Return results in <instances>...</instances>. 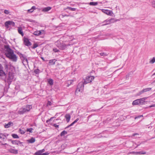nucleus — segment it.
I'll use <instances>...</instances> for the list:
<instances>
[{
  "label": "nucleus",
  "mask_w": 155,
  "mask_h": 155,
  "mask_svg": "<svg viewBox=\"0 0 155 155\" xmlns=\"http://www.w3.org/2000/svg\"><path fill=\"white\" fill-rule=\"evenodd\" d=\"M4 48L6 56L13 61L16 62L17 60V57L14 54L13 50L10 48L9 45H5Z\"/></svg>",
  "instance_id": "obj_1"
},
{
  "label": "nucleus",
  "mask_w": 155,
  "mask_h": 155,
  "mask_svg": "<svg viewBox=\"0 0 155 155\" xmlns=\"http://www.w3.org/2000/svg\"><path fill=\"white\" fill-rule=\"evenodd\" d=\"M57 46L60 50H63L65 49L69 45H66L62 41H58L55 42Z\"/></svg>",
  "instance_id": "obj_2"
},
{
  "label": "nucleus",
  "mask_w": 155,
  "mask_h": 155,
  "mask_svg": "<svg viewBox=\"0 0 155 155\" xmlns=\"http://www.w3.org/2000/svg\"><path fill=\"white\" fill-rule=\"evenodd\" d=\"M17 54L19 55L24 64V62H25V63H27V64H28V60L25 55L19 52H17Z\"/></svg>",
  "instance_id": "obj_3"
},
{
  "label": "nucleus",
  "mask_w": 155,
  "mask_h": 155,
  "mask_svg": "<svg viewBox=\"0 0 155 155\" xmlns=\"http://www.w3.org/2000/svg\"><path fill=\"white\" fill-rule=\"evenodd\" d=\"M84 82H80L77 87L76 91L80 92L81 91H82L84 88Z\"/></svg>",
  "instance_id": "obj_4"
},
{
  "label": "nucleus",
  "mask_w": 155,
  "mask_h": 155,
  "mask_svg": "<svg viewBox=\"0 0 155 155\" xmlns=\"http://www.w3.org/2000/svg\"><path fill=\"white\" fill-rule=\"evenodd\" d=\"M94 79V77L93 76H88L84 80V84H85L89 83L92 81Z\"/></svg>",
  "instance_id": "obj_5"
},
{
  "label": "nucleus",
  "mask_w": 155,
  "mask_h": 155,
  "mask_svg": "<svg viewBox=\"0 0 155 155\" xmlns=\"http://www.w3.org/2000/svg\"><path fill=\"white\" fill-rule=\"evenodd\" d=\"M12 26V27H14L15 26V23L13 21H6L5 23V26L7 28H8L9 26Z\"/></svg>",
  "instance_id": "obj_6"
},
{
  "label": "nucleus",
  "mask_w": 155,
  "mask_h": 155,
  "mask_svg": "<svg viewBox=\"0 0 155 155\" xmlns=\"http://www.w3.org/2000/svg\"><path fill=\"white\" fill-rule=\"evenodd\" d=\"M45 151L44 149L39 150L35 153V155H47L48 154V153H43Z\"/></svg>",
  "instance_id": "obj_7"
},
{
  "label": "nucleus",
  "mask_w": 155,
  "mask_h": 155,
  "mask_svg": "<svg viewBox=\"0 0 155 155\" xmlns=\"http://www.w3.org/2000/svg\"><path fill=\"white\" fill-rule=\"evenodd\" d=\"M151 88H147L143 89L141 91L137 93V95L139 96L142 94L144 92L149 91L151 90Z\"/></svg>",
  "instance_id": "obj_8"
},
{
  "label": "nucleus",
  "mask_w": 155,
  "mask_h": 155,
  "mask_svg": "<svg viewBox=\"0 0 155 155\" xmlns=\"http://www.w3.org/2000/svg\"><path fill=\"white\" fill-rule=\"evenodd\" d=\"M24 44L27 46H29L31 45V42L29 41V40L26 38H24Z\"/></svg>",
  "instance_id": "obj_9"
},
{
  "label": "nucleus",
  "mask_w": 155,
  "mask_h": 155,
  "mask_svg": "<svg viewBox=\"0 0 155 155\" xmlns=\"http://www.w3.org/2000/svg\"><path fill=\"white\" fill-rule=\"evenodd\" d=\"M28 112L25 108H22L18 111V113L20 114H22L24 113Z\"/></svg>",
  "instance_id": "obj_10"
},
{
  "label": "nucleus",
  "mask_w": 155,
  "mask_h": 155,
  "mask_svg": "<svg viewBox=\"0 0 155 155\" xmlns=\"http://www.w3.org/2000/svg\"><path fill=\"white\" fill-rule=\"evenodd\" d=\"M8 135V134H6L5 135L2 133H0V138L3 140V141H5L7 139V136Z\"/></svg>",
  "instance_id": "obj_11"
},
{
  "label": "nucleus",
  "mask_w": 155,
  "mask_h": 155,
  "mask_svg": "<svg viewBox=\"0 0 155 155\" xmlns=\"http://www.w3.org/2000/svg\"><path fill=\"white\" fill-rule=\"evenodd\" d=\"M102 11L103 12L108 15H111L113 13L112 11L105 9H102Z\"/></svg>",
  "instance_id": "obj_12"
},
{
  "label": "nucleus",
  "mask_w": 155,
  "mask_h": 155,
  "mask_svg": "<svg viewBox=\"0 0 155 155\" xmlns=\"http://www.w3.org/2000/svg\"><path fill=\"white\" fill-rule=\"evenodd\" d=\"M0 76L3 77L4 79L5 78V72L2 70V69L0 70Z\"/></svg>",
  "instance_id": "obj_13"
},
{
  "label": "nucleus",
  "mask_w": 155,
  "mask_h": 155,
  "mask_svg": "<svg viewBox=\"0 0 155 155\" xmlns=\"http://www.w3.org/2000/svg\"><path fill=\"white\" fill-rule=\"evenodd\" d=\"M13 125V123L11 122H9L7 124H5L4 125V127L6 128H8L10 127L11 126Z\"/></svg>",
  "instance_id": "obj_14"
},
{
  "label": "nucleus",
  "mask_w": 155,
  "mask_h": 155,
  "mask_svg": "<svg viewBox=\"0 0 155 155\" xmlns=\"http://www.w3.org/2000/svg\"><path fill=\"white\" fill-rule=\"evenodd\" d=\"M146 153L145 152H144V153H142L141 152H134V151H132L131 152L129 153V154H144Z\"/></svg>",
  "instance_id": "obj_15"
},
{
  "label": "nucleus",
  "mask_w": 155,
  "mask_h": 155,
  "mask_svg": "<svg viewBox=\"0 0 155 155\" xmlns=\"http://www.w3.org/2000/svg\"><path fill=\"white\" fill-rule=\"evenodd\" d=\"M12 143L13 144L15 145H18L20 144H21L22 143L21 142L17 140H12Z\"/></svg>",
  "instance_id": "obj_16"
},
{
  "label": "nucleus",
  "mask_w": 155,
  "mask_h": 155,
  "mask_svg": "<svg viewBox=\"0 0 155 155\" xmlns=\"http://www.w3.org/2000/svg\"><path fill=\"white\" fill-rule=\"evenodd\" d=\"M65 117L66 119V121L67 122H69L71 118V116L69 114H66Z\"/></svg>",
  "instance_id": "obj_17"
},
{
  "label": "nucleus",
  "mask_w": 155,
  "mask_h": 155,
  "mask_svg": "<svg viewBox=\"0 0 155 155\" xmlns=\"http://www.w3.org/2000/svg\"><path fill=\"white\" fill-rule=\"evenodd\" d=\"M139 102V105H141L145 104V101H144L141 98L138 99Z\"/></svg>",
  "instance_id": "obj_18"
},
{
  "label": "nucleus",
  "mask_w": 155,
  "mask_h": 155,
  "mask_svg": "<svg viewBox=\"0 0 155 155\" xmlns=\"http://www.w3.org/2000/svg\"><path fill=\"white\" fill-rule=\"evenodd\" d=\"M79 120V118H77L73 122L71 123L70 125L67 126L65 128V129L69 127L73 126L75 123L77 122Z\"/></svg>",
  "instance_id": "obj_19"
},
{
  "label": "nucleus",
  "mask_w": 155,
  "mask_h": 155,
  "mask_svg": "<svg viewBox=\"0 0 155 155\" xmlns=\"http://www.w3.org/2000/svg\"><path fill=\"white\" fill-rule=\"evenodd\" d=\"M9 152L11 153L14 154H17L18 153V150L13 149H11L9 150Z\"/></svg>",
  "instance_id": "obj_20"
},
{
  "label": "nucleus",
  "mask_w": 155,
  "mask_h": 155,
  "mask_svg": "<svg viewBox=\"0 0 155 155\" xmlns=\"http://www.w3.org/2000/svg\"><path fill=\"white\" fill-rule=\"evenodd\" d=\"M51 7H46L44 8L43 9L42 11L43 12H47L49 11L50 10H51Z\"/></svg>",
  "instance_id": "obj_21"
},
{
  "label": "nucleus",
  "mask_w": 155,
  "mask_h": 155,
  "mask_svg": "<svg viewBox=\"0 0 155 155\" xmlns=\"http://www.w3.org/2000/svg\"><path fill=\"white\" fill-rule=\"evenodd\" d=\"M26 108L25 109L28 112L30 111V110L32 108V107L31 105H27L26 106Z\"/></svg>",
  "instance_id": "obj_22"
},
{
  "label": "nucleus",
  "mask_w": 155,
  "mask_h": 155,
  "mask_svg": "<svg viewBox=\"0 0 155 155\" xmlns=\"http://www.w3.org/2000/svg\"><path fill=\"white\" fill-rule=\"evenodd\" d=\"M27 141L29 143H33L35 141V139L33 137H32L29 140H28Z\"/></svg>",
  "instance_id": "obj_23"
},
{
  "label": "nucleus",
  "mask_w": 155,
  "mask_h": 155,
  "mask_svg": "<svg viewBox=\"0 0 155 155\" xmlns=\"http://www.w3.org/2000/svg\"><path fill=\"white\" fill-rule=\"evenodd\" d=\"M41 32L40 31H37L34 32L33 34L36 36H38L41 35Z\"/></svg>",
  "instance_id": "obj_24"
},
{
  "label": "nucleus",
  "mask_w": 155,
  "mask_h": 155,
  "mask_svg": "<svg viewBox=\"0 0 155 155\" xmlns=\"http://www.w3.org/2000/svg\"><path fill=\"white\" fill-rule=\"evenodd\" d=\"M116 21V20H115L113 18H111L109 20V21H108V24H110L111 23H114V22H115Z\"/></svg>",
  "instance_id": "obj_25"
},
{
  "label": "nucleus",
  "mask_w": 155,
  "mask_h": 155,
  "mask_svg": "<svg viewBox=\"0 0 155 155\" xmlns=\"http://www.w3.org/2000/svg\"><path fill=\"white\" fill-rule=\"evenodd\" d=\"M48 83L51 85L53 84V80L52 79H49L48 80Z\"/></svg>",
  "instance_id": "obj_26"
},
{
  "label": "nucleus",
  "mask_w": 155,
  "mask_h": 155,
  "mask_svg": "<svg viewBox=\"0 0 155 155\" xmlns=\"http://www.w3.org/2000/svg\"><path fill=\"white\" fill-rule=\"evenodd\" d=\"M98 3L97 2H91L89 3V4L91 5L95 6L97 5Z\"/></svg>",
  "instance_id": "obj_27"
},
{
  "label": "nucleus",
  "mask_w": 155,
  "mask_h": 155,
  "mask_svg": "<svg viewBox=\"0 0 155 155\" xmlns=\"http://www.w3.org/2000/svg\"><path fill=\"white\" fill-rule=\"evenodd\" d=\"M55 59L51 60L49 61V63L51 65H54L55 64V62L56 61Z\"/></svg>",
  "instance_id": "obj_28"
},
{
  "label": "nucleus",
  "mask_w": 155,
  "mask_h": 155,
  "mask_svg": "<svg viewBox=\"0 0 155 155\" xmlns=\"http://www.w3.org/2000/svg\"><path fill=\"white\" fill-rule=\"evenodd\" d=\"M138 99L134 101L132 103L133 105H139Z\"/></svg>",
  "instance_id": "obj_29"
},
{
  "label": "nucleus",
  "mask_w": 155,
  "mask_h": 155,
  "mask_svg": "<svg viewBox=\"0 0 155 155\" xmlns=\"http://www.w3.org/2000/svg\"><path fill=\"white\" fill-rule=\"evenodd\" d=\"M18 33L21 34L22 36L24 35L23 32L22 31V30L21 28H19L18 29Z\"/></svg>",
  "instance_id": "obj_30"
},
{
  "label": "nucleus",
  "mask_w": 155,
  "mask_h": 155,
  "mask_svg": "<svg viewBox=\"0 0 155 155\" xmlns=\"http://www.w3.org/2000/svg\"><path fill=\"white\" fill-rule=\"evenodd\" d=\"M67 131L65 130H64L63 131H62L61 134H60V136H64L65 134H67Z\"/></svg>",
  "instance_id": "obj_31"
},
{
  "label": "nucleus",
  "mask_w": 155,
  "mask_h": 155,
  "mask_svg": "<svg viewBox=\"0 0 155 155\" xmlns=\"http://www.w3.org/2000/svg\"><path fill=\"white\" fill-rule=\"evenodd\" d=\"M108 21H109V20H108V19H107V20H105L103 22V23H104L105 22V23L103 24L102 25V26H104V25H107L110 24H108Z\"/></svg>",
  "instance_id": "obj_32"
},
{
  "label": "nucleus",
  "mask_w": 155,
  "mask_h": 155,
  "mask_svg": "<svg viewBox=\"0 0 155 155\" xmlns=\"http://www.w3.org/2000/svg\"><path fill=\"white\" fill-rule=\"evenodd\" d=\"M108 54L105 52H102L100 53V54L101 56H107Z\"/></svg>",
  "instance_id": "obj_33"
},
{
  "label": "nucleus",
  "mask_w": 155,
  "mask_h": 155,
  "mask_svg": "<svg viewBox=\"0 0 155 155\" xmlns=\"http://www.w3.org/2000/svg\"><path fill=\"white\" fill-rule=\"evenodd\" d=\"M155 62V57H153V58L150 61V63L151 64H153Z\"/></svg>",
  "instance_id": "obj_34"
},
{
  "label": "nucleus",
  "mask_w": 155,
  "mask_h": 155,
  "mask_svg": "<svg viewBox=\"0 0 155 155\" xmlns=\"http://www.w3.org/2000/svg\"><path fill=\"white\" fill-rule=\"evenodd\" d=\"M13 78V77L9 76V77L7 79V81L10 82H12V79Z\"/></svg>",
  "instance_id": "obj_35"
},
{
  "label": "nucleus",
  "mask_w": 155,
  "mask_h": 155,
  "mask_svg": "<svg viewBox=\"0 0 155 155\" xmlns=\"http://www.w3.org/2000/svg\"><path fill=\"white\" fill-rule=\"evenodd\" d=\"M12 136L13 137L15 138H19V137L16 134H12Z\"/></svg>",
  "instance_id": "obj_36"
},
{
  "label": "nucleus",
  "mask_w": 155,
  "mask_h": 155,
  "mask_svg": "<svg viewBox=\"0 0 155 155\" xmlns=\"http://www.w3.org/2000/svg\"><path fill=\"white\" fill-rule=\"evenodd\" d=\"M68 9L72 11H75L76 10V8H72L70 7H68Z\"/></svg>",
  "instance_id": "obj_37"
},
{
  "label": "nucleus",
  "mask_w": 155,
  "mask_h": 155,
  "mask_svg": "<svg viewBox=\"0 0 155 155\" xmlns=\"http://www.w3.org/2000/svg\"><path fill=\"white\" fill-rule=\"evenodd\" d=\"M39 70L38 69H37L34 70V72L36 74H38L39 73Z\"/></svg>",
  "instance_id": "obj_38"
},
{
  "label": "nucleus",
  "mask_w": 155,
  "mask_h": 155,
  "mask_svg": "<svg viewBox=\"0 0 155 155\" xmlns=\"http://www.w3.org/2000/svg\"><path fill=\"white\" fill-rule=\"evenodd\" d=\"M152 6L155 8V1H153L151 2Z\"/></svg>",
  "instance_id": "obj_39"
},
{
  "label": "nucleus",
  "mask_w": 155,
  "mask_h": 155,
  "mask_svg": "<svg viewBox=\"0 0 155 155\" xmlns=\"http://www.w3.org/2000/svg\"><path fill=\"white\" fill-rule=\"evenodd\" d=\"M33 130V129L32 128H28L27 130V131L29 132L30 133H32V130Z\"/></svg>",
  "instance_id": "obj_40"
},
{
  "label": "nucleus",
  "mask_w": 155,
  "mask_h": 155,
  "mask_svg": "<svg viewBox=\"0 0 155 155\" xmlns=\"http://www.w3.org/2000/svg\"><path fill=\"white\" fill-rule=\"evenodd\" d=\"M38 46V45H37L36 43H34L33 44V47H32V48L35 49L36 48H37Z\"/></svg>",
  "instance_id": "obj_41"
},
{
  "label": "nucleus",
  "mask_w": 155,
  "mask_h": 155,
  "mask_svg": "<svg viewBox=\"0 0 155 155\" xmlns=\"http://www.w3.org/2000/svg\"><path fill=\"white\" fill-rule=\"evenodd\" d=\"M53 51L55 52H58L59 51V50L58 49H57L56 48H54L53 49Z\"/></svg>",
  "instance_id": "obj_42"
},
{
  "label": "nucleus",
  "mask_w": 155,
  "mask_h": 155,
  "mask_svg": "<svg viewBox=\"0 0 155 155\" xmlns=\"http://www.w3.org/2000/svg\"><path fill=\"white\" fill-rule=\"evenodd\" d=\"M4 13L6 14H8L9 13V12L8 10H5L4 11Z\"/></svg>",
  "instance_id": "obj_43"
},
{
  "label": "nucleus",
  "mask_w": 155,
  "mask_h": 155,
  "mask_svg": "<svg viewBox=\"0 0 155 155\" xmlns=\"http://www.w3.org/2000/svg\"><path fill=\"white\" fill-rule=\"evenodd\" d=\"M51 104H52L51 102V101H49L48 102L47 106H51Z\"/></svg>",
  "instance_id": "obj_44"
},
{
  "label": "nucleus",
  "mask_w": 155,
  "mask_h": 155,
  "mask_svg": "<svg viewBox=\"0 0 155 155\" xmlns=\"http://www.w3.org/2000/svg\"><path fill=\"white\" fill-rule=\"evenodd\" d=\"M53 126L55 127L56 128H58L59 127V125H57L56 124H54L53 125Z\"/></svg>",
  "instance_id": "obj_45"
},
{
  "label": "nucleus",
  "mask_w": 155,
  "mask_h": 155,
  "mask_svg": "<svg viewBox=\"0 0 155 155\" xmlns=\"http://www.w3.org/2000/svg\"><path fill=\"white\" fill-rule=\"evenodd\" d=\"M33 11V10L31 9H30L28 10V12H30L31 13Z\"/></svg>",
  "instance_id": "obj_46"
},
{
  "label": "nucleus",
  "mask_w": 155,
  "mask_h": 155,
  "mask_svg": "<svg viewBox=\"0 0 155 155\" xmlns=\"http://www.w3.org/2000/svg\"><path fill=\"white\" fill-rule=\"evenodd\" d=\"M20 133L21 134H24L25 133V132L24 131H23L21 130H20Z\"/></svg>",
  "instance_id": "obj_47"
},
{
  "label": "nucleus",
  "mask_w": 155,
  "mask_h": 155,
  "mask_svg": "<svg viewBox=\"0 0 155 155\" xmlns=\"http://www.w3.org/2000/svg\"><path fill=\"white\" fill-rule=\"evenodd\" d=\"M155 107V104H153L151 105L150 106L148 107Z\"/></svg>",
  "instance_id": "obj_48"
},
{
  "label": "nucleus",
  "mask_w": 155,
  "mask_h": 155,
  "mask_svg": "<svg viewBox=\"0 0 155 155\" xmlns=\"http://www.w3.org/2000/svg\"><path fill=\"white\" fill-rule=\"evenodd\" d=\"M147 98V97H143V98H142L141 99L143 101H145V100H146Z\"/></svg>",
  "instance_id": "obj_49"
},
{
  "label": "nucleus",
  "mask_w": 155,
  "mask_h": 155,
  "mask_svg": "<svg viewBox=\"0 0 155 155\" xmlns=\"http://www.w3.org/2000/svg\"><path fill=\"white\" fill-rule=\"evenodd\" d=\"M31 8L34 11V9H36L35 7V6H33Z\"/></svg>",
  "instance_id": "obj_50"
},
{
  "label": "nucleus",
  "mask_w": 155,
  "mask_h": 155,
  "mask_svg": "<svg viewBox=\"0 0 155 155\" xmlns=\"http://www.w3.org/2000/svg\"><path fill=\"white\" fill-rule=\"evenodd\" d=\"M3 67L2 66V65L0 64V70L2 69Z\"/></svg>",
  "instance_id": "obj_51"
},
{
  "label": "nucleus",
  "mask_w": 155,
  "mask_h": 155,
  "mask_svg": "<svg viewBox=\"0 0 155 155\" xmlns=\"http://www.w3.org/2000/svg\"><path fill=\"white\" fill-rule=\"evenodd\" d=\"M41 59H42L43 61H45V59H44V58L43 57H41Z\"/></svg>",
  "instance_id": "obj_52"
},
{
  "label": "nucleus",
  "mask_w": 155,
  "mask_h": 155,
  "mask_svg": "<svg viewBox=\"0 0 155 155\" xmlns=\"http://www.w3.org/2000/svg\"><path fill=\"white\" fill-rule=\"evenodd\" d=\"M152 127L151 126H149L148 127V128L149 129H151Z\"/></svg>",
  "instance_id": "obj_53"
},
{
  "label": "nucleus",
  "mask_w": 155,
  "mask_h": 155,
  "mask_svg": "<svg viewBox=\"0 0 155 155\" xmlns=\"http://www.w3.org/2000/svg\"><path fill=\"white\" fill-rule=\"evenodd\" d=\"M138 134H133V136H135L136 135H138Z\"/></svg>",
  "instance_id": "obj_54"
},
{
  "label": "nucleus",
  "mask_w": 155,
  "mask_h": 155,
  "mask_svg": "<svg viewBox=\"0 0 155 155\" xmlns=\"http://www.w3.org/2000/svg\"><path fill=\"white\" fill-rule=\"evenodd\" d=\"M50 121V120H46V122L47 123H48V122L49 121Z\"/></svg>",
  "instance_id": "obj_55"
},
{
  "label": "nucleus",
  "mask_w": 155,
  "mask_h": 155,
  "mask_svg": "<svg viewBox=\"0 0 155 155\" xmlns=\"http://www.w3.org/2000/svg\"><path fill=\"white\" fill-rule=\"evenodd\" d=\"M155 138V137H152V138H150V139H154V138Z\"/></svg>",
  "instance_id": "obj_56"
},
{
  "label": "nucleus",
  "mask_w": 155,
  "mask_h": 155,
  "mask_svg": "<svg viewBox=\"0 0 155 155\" xmlns=\"http://www.w3.org/2000/svg\"><path fill=\"white\" fill-rule=\"evenodd\" d=\"M53 118V117H51L49 120H51V119H52Z\"/></svg>",
  "instance_id": "obj_57"
},
{
  "label": "nucleus",
  "mask_w": 155,
  "mask_h": 155,
  "mask_svg": "<svg viewBox=\"0 0 155 155\" xmlns=\"http://www.w3.org/2000/svg\"><path fill=\"white\" fill-rule=\"evenodd\" d=\"M155 75V72L152 75L153 76V75Z\"/></svg>",
  "instance_id": "obj_58"
},
{
  "label": "nucleus",
  "mask_w": 155,
  "mask_h": 155,
  "mask_svg": "<svg viewBox=\"0 0 155 155\" xmlns=\"http://www.w3.org/2000/svg\"><path fill=\"white\" fill-rule=\"evenodd\" d=\"M6 144H7V143H5V144H2V145H6Z\"/></svg>",
  "instance_id": "obj_59"
},
{
  "label": "nucleus",
  "mask_w": 155,
  "mask_h": 155,
  "mask_svg": "<svg viewBox=\"0 0 155 155\" xmlns=\"http://www.w3.org/2000/svg\"><path fill=\"white\" fill-rule=\"evenodd\" d=\"M142 116V115H140V116H138V117H141V116Z\"/></svg>",
  "instance_id": "obj_60"
},
{
  "label": "nucleus",
  "mask_w": 155,
  "mask_h": 155,
  "mask_svg": "<svg viewBox=\"0 0 155 155\" xmlns=\"http://www.w3.org/2000/svg\"><path fill=\"white\" fill-rule=\"evenodd\" d=\"M7 65H5V67H6V68H7Z\"/></svg>",
  "instance_id": "obj_61"
},
{
  "label": "nucleus",
  "mask_w": 155,
  "mask_h": 155,
  "mask_svg": "<svg viewBox=\"0 0 155 155\" xmlns=\"http://www.w3.org/2000/svg\"><path fill=\"white\" fill-rule=\"evenodd\" d=\"M153 83H155V80H154V81H153Z\"/></svg>",
  "instance_id": "obj_62"
},
{
  "label": "nucleus",
  "mask_w": 155,
  "mask_h": 155,
  "mask_svg": "<svg viewBox=\"0 0 155 155\" xmlns=\"http://www.w3.org/2000/svg\"><path fill=\"white\" fill-rule=\"evenodd\" d=\"M139 145H139H137V146H138Z\"/></svg>",
  "instance_id": "obj_63"
},
{
  "label": "nucleus",
  "mask_w": 155,
  "mask_h": 155,
  "mask_svg": "<svg viewBox=\"0 0 155 155\" xmlns=\"http://www.w3.org/2000/svg\"><path fill=\"white\" fill-rule=\"evenodd\" d=\"M154 132H155V130H154Z\"/></svg>",
  "instance_id": "obj_64"
}]
</instances>
